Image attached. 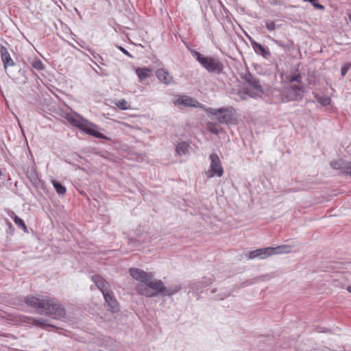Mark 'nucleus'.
Wrapping results in <instances>:
<instances>
[{
	"mask_svg": "<svg viewBox=\"0 0 351 351\" xmlns=\"http://www.w3.org/2000/svg\"><path fill=\"white\" fill-rule=\"evenodd\" d=\"M25 302L39 311L40 313L45 311L46 315L54 319L64 318L66 315L64 308L56 299L48 296L28 295L25 298Z\"/></svg>",
	"mask_w": 351,
	"mask_h": 351,
	"instance_id": "nucleus-1",
	"label": "nucleus"
},
{
	"mask_svg": "<svg viewBox=\"0 0 351 351\" xmlns=\"http://www.w3.org/2000/svg\"><path fill=\"white\" fill-rule=\"evenodd\" d=\"M180 287L176 289H167L160 280L154 279L153 276L147 280L145 284H141L136 286L137 292L146 297H154L159 293L170 295L178 291Z\"/></svg>",
	"mask_w": 351,
	"mask_h": 351,
	"instance_id": "nucleus-2",
	"label": "nucleus"
},
{
	"mask_svg": "<svg viewBox=\"0 0 351 351\" xmlns=\"http://www.w3.org/2000/svg\"><path fill=\"white\" fill-rule=\"evenodd\" d=\"M68 120L72 125L91 136L106 138V136L99 132L97 125L85 119L82 116L78 114L71 116Z\"/></svg>",
	"mask_w": 351,
	"mask_h": 351,
	"instance_id": "nucleus-3",
	"label": "nucleus"
},
{
	"mask_svg": "<svg viewBox=\"0 0 351 351\" xmlns=\"http://www.w3.org/2000/svg\"><path fill=\"white\" fill-rule=\"evenodd\" d=\"M207 112L220 123L229 124L237 122L236 112L232 107L219 109L209 108L207 110Z\"/></svg>",
	"mask_w": 351,
	"mask_h": 351,
	"instance_id": "nucleus-4",
	"label": "nucleus"
},
{
	"mask_svg": "<svg viewBox=\"0 0 351 351\" xmlns=\"http://www.w3.org/2000/svg\"><path fill=\"white\" fill-rule=\"evenodd\" d=\"M195 56L199 64L209 73H220L223 71V64L217 58L203 56L200 53L195 51Z\"/></svg>",
	"mask_w": 351,
	"mask_h": 351,
	"instance_id": "nucleus-5",
	"label": "nucleus"
},
{
	"mask_svg": "<svg viewBox=\"0 0 351 351\" xmlns=\"http://www.w3.org/2000/svg\"><path fill=\"white\" fill-rule=\"evenodd\" d=\"M290 252V247L288 245H281L276 247H269L265 248H259L251 251L248 254V259H254L256 257L265 258L274 254L289 253Z\"/></svg>",
	"mask_w": 351,
	"mask_h": 351,
	"instance_id": "nucleus-6",
	"label": "nucleus"
},
{
	"mask_svg": "<svg viewBox=\"0 0 351 351\" xmlns=\"http://www.w3.org/2000/svg\"><path fill=\"white\" fill-rule=\"evenodd\" d=\"M210 165L209 169L206 172L208 178L214 176L221 177L223 174V169L221 166V160L217 154L210 155Z\"/></svg>",
	"mask_w": 351,
	"mask_h": 351,
	"instance_id": "nucleus-7",
	"label": "nucleus"
},
{
	"mask_svg": "<svg viewBox=\"0 0 351 351\" xmlns=\"http://www.w3.org/2000/svg\"><path fill=\"white\" fill-rule=\"evenodd\" d=\"M302 93V88L300 85L292 86L290 88H287L285 93L282 95V101L288 102L289 101H296L301 98Z\"/></svg>",
	"mask_w": 351,
	"mask_h": 351,
	"instance_id": "nucleus-8",
	"label": "nucleus"
},
{
	"mask_svg": "<svg viewBox=\"0 0 351 351\" xmlns=\"http://www.w3.org/2000/svg\"><path fill=\"white\" fill-rule=\"evenodd\" d=\"M245 89L246 94L252 97H260L263 92L259 82L254 78L247 80Z\"/></svg>",
	"mask_w": 351,
	"mask_h": 351,
	"instance_id": "nucleus-9",
	"label": "nucleus"
},
{
	"mask_svg": "<svg viewBox=\"0 0 351 351\" xmlns=\"http://www.w3.org/2000/svg\"><path fill=\"white\" fill-rule=\"evenodd\" d=\"M129 271L134 279L140 281L142 284H145L152 277V273H147L138 268H130Z\"/></svg>",
	"mask_w": 351,
	"mask_h": 351,
	"instance_id": "nucleus-10",
	"label": "nucleus"
},
{
	"mask_svg": "<svg viewBox=\"0 0 351 351\" xmlns=\"http://www.w3.org/2000/svg\"><path fill=\"white\" fill-rule=\"evenodd\" d=\"M106 302L112 312H116L119 310V304L114 298L112 291L108 290L103 293Z\"/></svg>",
	"mask_w": 351,
	"mask_h": 351,
	"instance_id": "nucleus-11",
	"label": "nucleus"
},
{
	"mask_svg": "<svg viewBox=\"0 0 351 351\" xmlns=\"http://www.w3.org/2000/svg\"><path fill=\"white\" fill-rule=\"evenodd\" d=\"M174 104L178 106L184 105L185 106L191 107H198L200 106V104L197 101L188 96H182L180 98L178 99Z\"/></svg>",
	"mask_w": 351,
	"mask_h": 351,
	"instance_id": "nucleus-12",
	"label": "nucleus"
},
{
	"mask_svg": "<svg viewBox=\"0 0 351 351\" xmlns=\"http://www.w3.org/2000/svg\"><path fill=\"white\" fill-rule=\"evenodd\" d=\"M157 78L165 84H169L173 81V77L164 69H159L156 72Z\"/></svg>",
	"mask_w": 351,
	"mask_h": 351,
	"instance_id": "nucleus-13",
	"label": "nucleus"
},
{
	"mask_svg": "<svg viewBox=\"0 0 351 351\" xmlns=\"http://www.w3.org/2000/svg\"><path fill=\"white\" fill-rule=\"evenodd\" d=\"M0 52L1 60L5 69H6L8 66H12L14 64V62L11 58L8 49L4 46H1Z\"/></svg>",
	"mask_w": 351,
	"mask_h": 351,
	"instance_id": "nucleus-14",
	"label": "nucleus"
},
{
	"mask_svg": "<svg viewBox=\"0 0 351 351\" xmlns=\"http://www.w3.org/2000/svg\"><path fill=\"white\" fill-rule=\"evenodd\" d=\"M92 279L102 293L109 290L108 283L101 276L95 275L93 276Z\"/></svg>",
	"mask_w": 351,
	"mask_h": 351,
	"instance_id": "nucleus-15",
	"label": "nucleus"
},
{
	"mask_svg": "<svg viewBox=\"0 0 351 351\" xmlns=\"http://www.w3.org/2000/svg\"><path fill=\"white\" fill-rule=\"evenodd\" d=\"M140 81H143L153 75V70L147 67H138L135 69Z\"/></svg>",
	"mask_w": 351,
	"mask_h": 351,
	"instance_id": "nucleus-16",
	"label": "nucleus"
},
{
	"mask_svg": "<svg viewBox=\"0 0 351 351\" xmlns=\"http://www.w3.org/2000/svg\"><path fill=\"white\" fill-rule=\"evenodd\" d=\"M252 46L254 51L257 54L263 56L264 58H267L269 55V51L260 43L253 40L251 42Z\"/></svg>",
	"mask_w": 351,
	"mask_h": 351,
	"instance_id": "nucleus-17",
	"label": "nucleus"
},
{
	"mask_svg": "<svg viewBox=\"0 0 351 351\" xmlns=\"http://www.w3.org/2000/svg\"><path fill=\"white\" fill-rule=\"evenodd\" d=\"M190 145L186 142H180L176 147V152L178 155H185L189 152Z\"/></svg>",
	"mask_w": 351,
	"mask_h": 351,
	"instance_id": "nucleus-18",
	"label": "nucleus"
},
{
	"mask_svg": "<svg viewBox=\"0 0 351 351\" xmlns=\"http://www.w3.org/2000/svg\"><path fill=\"white\" fill-rule=\"evenodd\" d=\"M9 215L19 227L21 228L24 230V232H27V228L24 221L20 217L16 215V214L14 212L11 211L9 213Z\"/></svg>",
	"mask_w": 351,
	"mask_h": 351,
	"instance_id": "nucleus-19",
	"label": "nucleus"
},
{
	"mask_svg": "<svg viewBox=\"0 0 351 351\" xmlns=\"http://www.w3.org/2000/svg\"><path fill=\"white\" fill-rule=\"evenodd\" d=\"M51 183L53 186V187L56 189V191L59 195H64L66 191V189L64 186H63L61 183L58 182V181L53 180L51 181Z\"/></svg>",
	"mask_w": 351,
	"mask_h": 351,
	"instance_id": "nucleus-20",
	"label": "nucleus"
},
{
	"mask_svg": "<svg viewBox=\"0 0 351 351\" xmlns=\"http://www.w3.org/2000/svg\"><path fill=\"white\" fill-rule=\"evenodd\" d=\"M206 128L211 133L215 134H218L221 130V128L219 125L212 122H208Z\"/></svg>",
	"mask_w": 351,
	"mask_h": 351,
	"instance_id": "nucleus-21",
	"label": "nucleus"
},
{
	"mask_svg": "<svg viewBox=\"0 0 351 351\" xmlns=\"http://www.w3.org/2000/svg\"><path fill=\"white\" fill-rule=\"evenodd\" d=\"M315 99L317 101L320 103L323 106H327L330 104L331 99L328 97H319L315 95Z\"/></svg>",
	"mask_w": 351,
	"mask_h": 351,
	"instance_id": "nucleus-22",
	"label": "nucleus"
},
{
	"mask_svg": "<svg viewBox=\"0 0 351 351\" xmlns=\"http://www.w3.org/2000/svg\"><path fill=\"white\" fill-rule=\"evenodd\" d=\"M339 168L343 173L351 175V162H343Z\"/></svg>",
	"mask_w": 351,
	"mask_h": 351,
	"instance_id": "nucleus-23",
	"label": "nucleus"
},
{
	"mask_svg": "<svg viewBox=\"0 0 351 351\" xmlns=\"http://www.w3.org/2000/svg\"><path fill=\"white\" fill-rule=\"evenodd\" d=\"M115 105L121 110H128L130 108L128 102L125 99H121L115 103Z\"/></svg>",
	"mask_w": 351,
	"mask_h": 351,
	"instance_id": "nucleus-24",
	"label": "nucleus"
},
{
	"mask_svg": "<svg viewBox=\"0 0 351 351\" xmlns=\"http://www.w3.org/2000/svg\"><path fill=\"white\" fill-rule=\"evenodd\" d=\"M32 66L38 70L41 71L44 69V64L43 62L39 59H35L31 63Z\"/></svg>",
	"mask_w": 351,
	"mask_h": 351,
	"instance_id": "nucleus-25",
	"label": "nucleus"
},
{
	"mask_svg": "<svg viewBox=\"0 0 351 351\" xmlns=\"http://www.w3.org/2000/svg\"><path fill=\"white\" fill-rule=\"evenodd\" d=\"M317 1L318 0H304V1L311 3L312 5L315 8L320 10H324L325 9V7L322 4L317 3Z\"/></svg>",
	"mask_w": 351,
	"mask_h": 351,
	"instance_id": "nucleus-26",
	"label": "nucleus"
},
{
	"mask_svg": "<svg viewBox=\"0 0 351 351\" xmlns=\"http://www.w3.org/2000/svg\"><path fill=\"white\" fill-rule=\"evenodd\" d=\"M32 322L34 325L38 326L44 327V326H47V324L45 323L46 321L41 318L40 319H34Z\"/></svg>",
	"mask_w": 351,
	"mask_h": 351,
	"instance_id": "nucleus-27",
	"label": "nucleus"
},
{
	"mask_svg": "<svg viewBox=\"0 0 351 351\" xmlns=\"http://www.w3.org/2000/svg\"><path fill=\"white\" fill-rule=\"evenodd\" d=\"M289 81L292 82H296L298 83H300L301 82V75L300 73H296L292 76H290L289 77Z\"/></svg>",
	"mask_w": 351,
	"mask_h": 351,
	"instance_id": "nucleus-28",
	"label": "nucleus"
},
{
	"mask_svg": "<svg viewBox=\"0 0 351 351\" xmlns=\"http://www.w3.org/2000/svg\"><path fill=\"white\" fill-rule=\"evenodd\" d=\"M265 27L269 31H273L276 29V24L274 21H267L265 22Z\"/></svg>",
	"mask_w": 351,
	"mask_h": 351,
	"instance_id": "nucleus-29",
	"label": "nucleus"
},
{
	"mask_svg": "<svg viewBox=\"0 0 351 351\" xmlns=\"http://www.w3.org/2000/svg\"><path fill=\"white\" fill-rule=\"evenodd\" d=\"M350 66V64H345L342 68H341V75L342 76H344L346 75L349 68Z\"/></svg>",
	"mask_w": 351,
	"mask_h": 351,
	"instance_id": "nucleus-30",
	"label": "nucleus"
},
{
	"mask_svg": "<svg viewBox=\"0 0 351 351\" xmlns=\"http://www.w3.org/2000/svg\"><path fill=\"white\" fill-rule=\"evenodd\" d=\"M272 5H280V2L277 0H273V1L271 2Z\"/></svg>",
	"mask_w": 351,
	"mask_h": 351,
	"instance_id": "nucleus-31",
	"label": "nucleus"
},
{
	"mask_svg": "<svg viewBox=\"0 0 351 351\" xmlns=\"http://www.w3.org/2000/svg\"><path fill=\"white\" fill-rule=\"evenodd\" d=\"M347 290L351 293V286L348 287Z\"/></svg>",
	"mask_w": 351,
	"mask_h": 351,
	"instance_id": "nucleus-32",
	"label": "nucleus"
},
{
	"mask_svg": "<svg viewBox=\"0 0 351 351\" xmlns=\"http://www.w3.org/2000/svg\"><path fill=\"white\" fill-rule=\"evenodd\" d=\"M348 18L350 19V21L351 22V12L348 14Z\"/></svg>",
	"mask_w": 351,
	"mask_h": 351,
	"instance_id": "nucleus-33",
	"label": "nucleus"
},
{
	"mask_svg": "<svg viewBox=\"0 0 351 351\" xmlns=\"http://www.w3.org/2000/svg\"><path fill=\"white\" fill-rule=\"evenodd\" d=\"M121 50L123 51V52L126 53V51L125 49H121Z\"/></svg>",
	"mask_w": 351,
	"mask_h": 351,
	"instance_id": "nucleus-34",
	"label": "nucleus"
}]
</instances>
